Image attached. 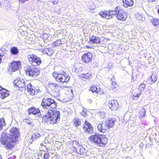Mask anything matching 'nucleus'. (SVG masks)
Segmentation results:
<instances>
[{"label":"nucleus","mask_w":159,"mask_h":159,"mask_svg":"<svg viewBox=\"0 0 159 159\" xmlns=\"http://www.w3.org/2000/svg\"><path fill=\"white\" fill-rule=\"evenodd\" d=\"M14 84L16 86L20 88H24L25 86L24 80L23 79H20V78H18L15 80Z\"/></svg>","instance_id":"nucleus-14"},{"label":"nucleus","mask_w":159,"mask_h":159,"mask_svg":"<svg viewBox=\"0 0 159 159\" xmlns=\"http://www.w3.org/2000/svg\"><path fill=\"white\" fill-rule=\"evenodd\" d=\"M48 51L49 52H50L49 53H48V52L47 53V54L48 55L50 56H51L52 54L53 51V50L51 48L49 49L48 50Z\"/></svg>","instance_id":"nucleus-40"},{"label":"nucleus","mask_w":159,"mask_h":159,"mask_svg":"<svg viewBox=\"0 0 159 159\" xmlns=\"http://www.w3.org/2000/svg\"><path fill=\"white\" fill-rule=\"evenodd\" d=\"M31 87H32V85L31 84H28L27 86V90L28 91H29V90L32 89V88H31Z\"/></svg>","instance_id":"nucleus-41"},{"label":"nucleus","mask_w":159,"mask_h":159,"mask_svg":"<svg viewBox=\"0 0 159 159\" xmlns=\"http://www.w3.org/2000/svg\"><path fill=\"white\" fill-rule=\"evenodd\" d=\"M25 122L28 124L31 125V121L28 119H26L25 120Z\"/></svg>","instance_id":"nucleus-42"},{"label":"nucleus","mask_w":159,"mask_h":159,"mask_svg":"<svg viewBox=\"0 0 159 159\" xmlns=\"http://www.w3.org/2000/svg\"><path fill=\"white\" fill-rule=\"evenodd\" d=\"M109 107L111 111L116 110L119 108V104L117 101L113 100L109 102Z\"/></svg>","instance_id":"nucleus-12"},{"label":"nucleus","mask_w":159,"mask_h":159,"mask_svg":"<svg viewBox=\"0 0 159 159\" xmlns=\"http://www.w3.org/2000/svg\"><path fill=\"white\" fill-rule=\"evenodd\" d=\"M50 156V155L48 153H45L44 154L43 158L44 159H49Z\"/></svg>","instance_id":"nucleus-39"},{"label":"nucleus","mask_w":159,"mask_h":159,"mask_svg":"<svg viewBox=\"0 0 159 159\" xmlns=\"http://www.w3.org/2000/svg\"><path fill=\"white\" fill-rule=\"evenodd\" d=\"M151 22L155 26L159 25V20L158 19H153L151 20Z\"/></svg>","instance_id":"nucleus-27"},{"label":"nucleus","mask_w":159,"mask_h":159,"mask_svg":"<svg viewBox=\"0 0 159 159\" xmlns=\"http://www.w3.org/2000/svg\"><path fill=\"white\" fill-rule=\"evenodd\" d=\"M61 44V40L60 39H58L56 41L54 42L53 43V46L56 47L57 46H59Z\"/></svg>","instance_id":"nucleus-36"},{"label":"nucleus","mask_w":159,"mask_h":159,"mask_svg":"<svg viewBox=\"0 0 159 159\" xmlns=\"http://www.w3.org/2000/svg\"><path fill=\"white\" fill-rule=\"evenodd\" d=\"M58 69L57 71H54L53 73V76L54 77H57L59 75H62L66 74V73L62 70L61 66H58L57 67Z\"/></svg>","instance_id":"nucleus-15"},{"label":"nucleus","mask_w":159,"mask_h":159,"mask_svg":"<svg viewBox=\"0 0 159 159\" xmlns=\"http://www.w3.org/2000/svg\"><path fill=\"white\" fill-rule=\"evenodd\" d=\"M51 87H52L54 91H56V89L58 88V86L57 84L55 83H52Z\"/></svg>","instance_id":"nucleus-37"},{"label":"nucleus","mask_w":159,"mask_h":159,"mask_svg":"<svg viewBox=\"0 0 159 159\" xmlns=\"http://www.w3.org/2000/svg\"><path fill=\"white\" fill-rule=\"evenodd\" d=\"M93 57L92 53L88 52L85 53L82 57V60L85 63H88L91 62V59Z\"/></svg>","instance_id":"nucleus-11"},{"label":"nucleus","mask_w":159,"mask_h":159,"mask_svg":"<svg viewBox=\"0 0 159 159\" xmlns=\"http://www.w3.org/2000/svg\"><path fill=\"white\" fill-rule=\"evenodd\" d=\"M27 57L30 63L34 66H39L42 63L40 58L34 54L28 55Z\"/></svg>","instance_id":"nucleus-6"},{"label":"nucleus","mask_w":159,"mask_h":159,"mask_svg":"<svg viewBox=\"0 0 159 159\" xmlns=\"http://www.w3.org/2000/svg\"><path fill=\"white\" fill-rule=\"evenodd\" d=\"M90 142L99 146L105 145L107 143L108 139L104 135L98 134L92 135L89 138Z\"/></svg>","instance_id":"nucleus-3"},{"label":"nucleus","mask_w":159,"mask_h":159,"mask_svg":"<svg viewBox=\"0 0 159 159\" xmlns=\"http://www.w3.org/2000/svg\"><path fill=\"white\" fill-rule=\"evenodd\" d=\"M10 94V91L0 86V98L4 99Z\"/></svg>","instance_id":"nucleus-13"},{"label":"nucleus","mask_w":159,"mask_h":159,"mask_svg":"<svg viewBox=\"0 0 159 159\" xmlns=\"http://www.w3.org/2000/svg\"><path fill=\"white\" fill-rule=\"evenodd\" d=\"M57 103L51 98L44 97L43 99L41 105L43 108L47 110L54 109L57 106Z\"/></svg>","instance_id":"nucleus-4"},{"label":"nucleus","mask_w":159,"mask_h":159,"mask_svg":"<svg viewBox=\"0 0 159 159\" xmlns=\"http://www.w3.org/2000/svg\"><path fill=\"white\" fill-rule=\"evenodd\" d=\"M25 71L27 75L34 77L37 76L39 73V71L36 68L30 66H27Z\"/></svg>","instance_id":"nucleus-7"},{"label":"nucleus","mask_w":159,"mask_h":159,"mask_svg":"<svg viewBox=\"0 0 159 159\" xmlns=\"http://www.w3.org/2000/svg\"><path fill=\"white\" fill-rule=\"evenodd\" d=\"M5 124L6 123L4 118L0 119V130L2 129L3 127Z\"/></svg>","instance_id":"nucleus-28"},{"label":"nucleus","mask_w":159,"mask_h":159,"mask_svg":"<svg viewBox=\"0 0 159 159\" xmlns=\"http://www.w3.org/2000/svg\"><path fill=\"white\" fill-rule=\"evenodd\" d=\"M117 87V85L116 83L115 82H112L111 83V88H109V90L112 89L114 90L116 89Z\"/></svg>","instance_id":"nucleus-35"},{"label":"nucleus","mask_w":159,"mask_h":159,"mask_svg":"<svg viewBox=\"0 0 159 159\" xmlns=\"http://www.w3.org/2000/svg\"><path fill=\"white\" fill-rule=\"evenodd\" d=\"M20 2L24 3L25 1L28 0H18Z\"/></svg>","instance_id":"nucleus-43"},{"label":"nucleus","mask_w":159,"mask_h":159,"mask_svg":"<svg viewBox=\"0 0 159 159\" xmlns=\"http://www.w3.org/2000/svg\"><path fill=\"white\" fill-rule=\"evenodd\" d=\"M10 52L13 55H16L19 53V50L17 47H13L11 48Z\"/></svg>","instance_id":"nucleus-24"},{"label":"nucleus","mask_w":159,"mask_h":159,"mask_svg":"<svg viewBox=\"0 0 159 159\" xmlns=\"http://www.w3.org/2000/svg\"><path fill=\"white\" fill-rule=\"evenodd\" d=\"M140 95V93H134L133 95L132 99L134 100H137L138 99V98L139 97Z\"/></svg>","instance_id":"nucleus-34"},{"label":"nucleus","mask_w":159,"mask_h":159,"mask_svg":"<svg viewBox=\"0 0 159 159\" xmlns=\"http://www.w3.org/2000/svg\"><path fill=\"white\" fill-rule=\"evenodd\" d=\"M88 101L89 103H91L92 102V100L91 99H88Z\"/></svg>","instance_id":"nucleus-44"},{"label":"nucleus","mask_w":159,"mask_h":159,"mask_svg":"<svg viewBox=\"0 0 159 159\" xmlns=\"http://www.w3.org/2000/svg\"><path fill=\"white\" fill-rule=\"evenodd\" d=\"M76 144H77V141H75L74 142Z\"/></svg>","instance_id":"nucleus-49"},{"label":"nucleus","mask_w":159,"mask_h":159,"mask_svg":"<svg viewBox=\"0 0 159 159\" xmlns=\"http://www.w3.org/2000/svg\"><path fill=\"white\" fill-rule=\"evenodd\" d=\"M135 17L136 19L139 20L143 21L144 19V18L141 13H136L135 14Z\"/></svg>","instance_id":"nucleus-25"},{"label":"nucleus","mask_w":159,"mask_h":159,"mask_svg":"<svg viewBox=\"0 0 159 159\" xmlns=\"http://www.w3.org/2000/svg\"><path fill=\"white\" fill-rule=\"evenodd\" d=\"M58 2V1H54L52 2V3L53 4H56Z\"/></svg>","instance_id":"nucleus-45"},{"label":"nucleus","mask_w":159,"mask_h":159,"mask_svg":"<svg viewBox=\"0 0 159 159\" xmlns=\"http://www.w3.org/2000/svg\"><path fill=\"white\" fill-rule=\"evenodd\" d=\"M115 120L112 119H110L106 120L105 121V125H106L107 129H110L113 127L115 123Z\"/></svg>","instance_id":"nucleus-17"},{"label":"nucleus","mask_w":159,"mask_h":159,"mask_svg":"<svg viewBox=\"0 0 159 159\" xmlns=\"http://www.w3.org/2000/svg\"><path fill=\"white\" fill-rule=\"evenodd\" d=\"M110 11H109L108 12L106 13L103 12H100L99 13V15L102 18H105L107 19H111L113 17V16L110 13Z\"/></svg>","instance_id":"nucleus-19"},{"label":"nucleus","mask_w":159,"mask_h":159,"mask_svg":"<svg viewBox=\"0 0 159 159\" xmlns=\"http://www.w3.org/2000/svg\"><path fill=\"white\" fill-rule=\"evenodd\" d=\"M123 6L126 8L132 6L134 4L132 0H123Z\"/></svg>","instance_id":"nucleus-21"},{"label":"nucleus","mask_w":159,"mask_h":159,"mask_svg":"<svg viewBox=\"0 0 159 159\" xmlns=\"http://www.w3.org/2000/svg\"><path fill=\"white\" fill-rule=\"evenodd\" d=\"M41 135L40 134L36 132L35 133L33 134L31 136V140H32V142L36 140L37 139L40 137Z\"/></svg>","instance_id":"nucleus-22"},{"label":"nucleus","mask_w":159,"mask_h":159,"mask_svg":"<svg viewBox=\"0 0 159 159\" xmlns=\"http://www.w3.org/2000/svg\"><path fill=\"white\" fill-rule=\"evenodd\" d=\"M83 129L84 131H87L89 134H91L93 132V128L89 122L85 120L83 125Z\"/></svg>","instance_id":"nucleus-10"},{"label":"nucleus","mask_w":159,"mask_h":159,"mask_svg":"<svg viewBox=\"0 0 159 159\" xmlns=\"http://www.w3.org/2000/svg\"><path fill=\"white\" fill-rule=\"evenodd\" d=\"M99 88H98L95 86L91 87L90 88V90L93 93H98L99 91Z\"/></svg>","instance_id":"nucleus-30"},{"label":"nucleus","mask_w":159,"mask_h":159,"mask_svg":"<svg viewBox=\"0 0 159 159\" xmlns=\"http://www.w3.org/2000/svg\"><path fill=\"white\" fill-rule=\"evenodd\" d=\"M151 79L153 82H155L157 80V78L155 75H152L151 76Z\"/></svg>","instance_id":"nucleus-38"},{"label":"nucleus","mask_w":159,"mask_h":159,"mask_svg":"<svg viewBox=\"0 0 159 159\" xmlns=\"http://www.w3.org/2000/svg\"><path fill=\"white\" fill-rule=\"evenodd\" d=\"M30 92V93L32 95L37 94L38 93V91L36 89H30L29 91Z\"/></svg>","instance_id":"nucleus-31"},{"label":"nucleus","mask_w":159,"mask_h":159,"mask_svg":"<svg viewBox=\"0 0 159 159\" xmlns=\"http://www.w3.org/2000/svg\"><path fill=\"white\" fill-rule=\"evenodd\" d=\"M20 66V61H13L11 63L9 67V70L11 72H15L18 70Z\"/></svg>","instance_id":"nucleus-9"},{"label":"nucleus","mask_w":159,"mask_h":159,"mask_svg":"<svg viewBox=\"0 0 159 159\" xmlns=\"http://www.w3.org/2000/svg\"><path fill=\"white\" fill-rule=\"evenodd\" d=\"M19 135V129L11 128L9 134L2 133L0 139L2 144L5 145L7 149L10 150L14 146L15 143L18 141Z\"/></svg>","instance_id":"nucleus-1"},{"label":"nucleus","mask_w":159,"mask_h":159,"mask_svg":"<svg viewBox=\"0 0 159 159\" xmlns=\"http://www.w3.org/2000/svg\"><path fill=\"white\" fill-rule=\"evenodd\" d=\"M110 13L112 16H116L117 19L122 21H125L126 19V16L125 13L120 9L119 7H116L114 10L110 11Z\"/></svg>","instance_id":"nucleus-5"},{"label":"nucleus","mask_w":159,"mask_h":159,"mask_svg":"<svg viewBox=\"0 0 159 159\" xmlns=\"http://www.w3.org/2000/svg\"><path fill=\"white\" fill-rule=\"evenodd\" d=\"M146 87L145 84L143 83L141 84L139 87V89L140 90L141 92L145 89Z\"/></svg>","instance_id":"nucleus-32"},{"label":"nucleus","mask_w":159,"mask_h":159,"mask_svg":"<svg viewBox=\"0 0 159 159\" xmlns=\"http://www.w3.org/2000/svg\"><path fill=\"white\" fill-rule=\"evenodd\" d=\"M74 125L75 127H77L81 124V121L80 120L77 118H75L73 120Z\"/></svg>","instance_id":"nucleus-26"},{"label":"nucleus","mask_w":159,"mask_h":159,"mask_svg":"<svg viewBox=\"0 0 159 159\" xmlns=\"http://www.w3.org/2000/svg\"><path fill=\"white\" fill-rule=\"evenodd\" d=\"M146 110L144 108L141 109L139 112V117L141 116L142 117H144L145 116Z\"/></svg>","instance_id":"nucleus-29"},{"label":"nucleus","mask_w":159,"mask_h":159,"mask_svg":"<svg viewBox=\"0 0 159 159\" xmlns=\"http://www.w3.org/2000/svg\"><path fill=\"white\" fill-rule=\"evenodd\" d=\"M42 118L43 120L48 123H56L60 119V113L55 108L48 110L46 114L43 115Z\"/></svg>","instance_id":"nucleus-2"},{"label":"nucleus","mask_w":159,"mask_h":159,"mask_svg":"<svg viewBox=\"0 0 159 159\" xmlns=\"http://www.w3.org/2000/svg\"><path fill=\"white\" fill-rule=\"evenodd\" d=\"M89 41L93 43H98L101 42V39L99 37L92 35L90 37Z\"/></svg>","instance_id":"nucleus-20"},{"label":"nucleus","mask_w":159,"mask_h":159,"mask_svg":"<svg viewBox=\"0 0 159 159\" xmlns=\"http://www.w3.org/2000/svg\"><path fill=\"white\" fill-rule=\"evenodd\" d=\"M28 112L29 114H32L33 115L37 114L38 116H41L40 111L38 108L34 107H32L28 110Z\"/></svg>","instance_id":"nucleus-16"},{"label":"nucleus","mask_w":159,"mask_h":159,"mask_svg":"<svg viewBox=\"0 0 159 159\" xmlns=\"http://www.w3.org/2000/svg\"><path fill=\"white\" fill-rule=\"evenodd\" d=\"M105 123H102L99 124L98 126V129L99 132L104 133L107 129H108Z\"/></svg>","instance_id":"nucleus-18"},{"label":"nucleus","mask_w":159,"mask_h":159,"mask_svg":"<svg viewBox=\"0 0 159 159\" xmlns=\"http://www.w3.org/2000/svg\"><path fill=\"white\" fill-rule=\"evenodd\" d=\"M2 159V157L1 156V155H0V159Z\"/></svg>","instance_id":"nucleus-47"},{"label":"nucleus","mask_w":159,"mask_h":159,"mask_svg":"<svg viewBox=\"0 0 159 159\" xmlns=\"http://www.w3.org/2000/svg\"><path fill=\"white\" fill-rule=\"evenodd\" d=\"M70 78V76L67 74L61 75H59L57 77L55 78L57 82L62 84L67 83Z\"/></svg>","instance_id":"nucleus-8"},{"label":"nucleus","mask_w":159,"mask_h":159,"mask_svg":"<svg viewBox=\"0 0 159 159\" xmlns=\"http://www.w3.org/2000/svg\"><path fill=\"white\" fill-rule=\"evenodd\" d=\"M81 77L83 78H85L86 79L89 80L92 78V75L89 72L86 74H81Z\"/></svg>","instance_id":"nucleus-23"},{"label":"nucleus","mask_w":159,"mask_h":159,"mask_svg":"<svg viewBox=\"0 0 159 159\" xmlns=\"http://www.w3.org/2000/svg\"><path fill=\"white\" fill-rule=\"evenodd\" d=\"M75 151L78 154H82L83 153V148H81L80 147H79L76 148V147H75Z\"/></svg>","instance_id":"nucleus-33"},{"label":"nucleus","mask_w":159,"mask_h":159,"mask_svg":"<svg viewBox=\"0 0 159 159\" xmlns=\"http://www.w3.org/2000/svg\"><path fill=\"white\" fill-rule=\"evenodd\" d=\"M87 48H89V46H87Z\"/></svg>","instance_id":"nucleus-50"},{"label":"nucleus","mask_w":159,"mask_h":159,"mask_svg":"<svg viewBox=\"0 0 159 159\" xmlns=\"http://www.w3.org/2000/svg\"><path fill=\"white\" fill-rule=\"evenodd\" d=\"M86 114V113H85V114H84V113H83V114H82L84 116H85V115Z\"/></svg>","instance_id":"nucleus-48"},{"label":"nucleus","mask_w":159,"mask_h":159,"mask_svg":"<svg viewBox=\"0 0 159 159\" xmlns=\"http://www.w3.org/2000/svg\"><path fill=\"white\" fill-rule=\"evenodd\" d=\"M1 55L0 54V63L1 62V59H2V58H1Z\"/></svg>","instance_id":"nucleus-46"}]
</instances>
